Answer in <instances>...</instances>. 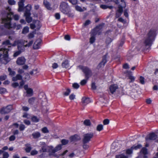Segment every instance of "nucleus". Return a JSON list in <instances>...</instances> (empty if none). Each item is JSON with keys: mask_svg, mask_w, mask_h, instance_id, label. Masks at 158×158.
<instances>
[{"mask_svg": "<svg viewBox=\"0 0 158 158\" xmlns=\"http://www.w3.org/2000/svg\"><path fill=\"white\" fill-rule=\"evenodd\" d=\"M127 77L130 80V81L129 82L130 83L133 82L135 80V77L132 75V73L130 71H128L127 72Z\"/></svg>", "mask_w": 158, "mask_h": 158, "instance_id": "nucleus-18", "label": "nucleus"}, {"mask_svg": "<svg viewBox=\"0 0 158 158\" xmlns=\"http://www.w3.org/2000/svg\"><path fill=\"white\" fill-rule=\"evenodd\" d=\"M81 69L83 72L85 73L86 77L87 79L91 76L92 74L91 71L88 68L82 67Z\"/></svg>", "mask_w": 158, "mask_h": 158, "instance_id": "nucleus-8", "label": "nucleus"}, {"mask_svg": "<svg viewBox=\"0 0 158 158\" xmlns=\"http://www.w3.org/2000/svg\"><path fill=\"white\" fill-rule=\"evenodd\" d=\"M35 100V98H30L28 100V102L29 104H32L34 102Z\"/></svg>", "mask_w": 158, "mask_h": 158, "instance_id": "nucleus-44", "label": "nucleus"}, {"mask_svg": "<svg viewBox=\"0 0 158 158\" xmlns=\"http://www.w3.org/2000/svg\"><path fill=\"white\" fill-rule=\"evenodd\" d=\"M12 109V106H8L6 107L2 108L0 111V113L2 114L8 113L10 112Z\"/></svg>", "mask_w": 158, "mask_h": 158, "instance_id": "nucleus-7", "label": "nucleus"}, {"mask_svg": "<svg viewBox=\"0 0 158 158\" xmlns=\"http://www.w3.org/2000/svg\"><path fill=\"white\" fill-rule=\"evenodd\" d=\"M69 98L71 100H73L75 98V95L73 94H72L69 96Z\"/></svg>", "mask_w": 158, "mask_h": 158, "instance_id": "nucleus-53", "label": "nucleus"}, {"mask_svg": "<svg viewBox=\"0 0 158 158\" xmlns=\"http://www.w3.org/2000/svg\"><path fill=\"white\" fill-rule=\"evenodd\" d=\"M29 30V28L28 27L26 26L23 29L22 33L23 34H26L27 33Z\"/></svg>", "mask_w": 158, "mask_h": 158, "instance_id": "nucleus-31", "label": "nucleus"}, {"mask_svg": "<svg viewBox=\"0 0 158 158\" xmlns=\"http://www.w3.org/2000/svg\"><path fill=\"white\" fill-rule=\"evenodd\" d=\"M103 123L104 125H107L109 123V121L108 119H105L104 120Z\"/></svg>", "mask_w": 158, "mask_h": 158, "instance_id": "nucleus-60", "label": "nucleus"}, {"mask_svg": "<svg viewBox=\"0 0 158 158\" xmlns=\"http://www.w3.org/2000/svg\"><path fill=\"white\" fill-rule=\"evenodd\" d=\"M32 121L34 122H37L39 121V119L36 116H33L31 118Z\"/></svg>", "mask_w": 158, "mask_h": 158, "instance_id": "nucleus-41", "label": "nucleus"}, {"mask_svg": "<svg viewBox=\"0 0 158 158\" xmlns=\"http://www.w3.org/2000/svg\"><path fill=\"white\" fill-rule=\"evenodd\" d=\"M22 79V77L20 74H17L15 76L12 78V80L13 81H15L18 80H20Z\"/></svg>", "mask_w": 158, "mask_h": 158, "instance_id": "nucleus-24", "label": "nucleus"}, {"mask_svg": "<svg viewBox=\"0 0 158 158\" xmlns=\"http://www.w3.org/2000/svg\"><path fill=\"white\" fill-rule=\"evenodd\" d=\"M96 129L98 131H101L103 129V126L102 124L98 125L97 126Z\"/></svg>", "mask_w": 158, "mask_h": 158, "instance_id": "nucleus-34", "label": "nucleus"}, {"mask_svg": "<svg viewBox=\"0 0 158 158\" xmlns=\"http://www.w3.org/2000/svg\"><path fill=\"white\" fill-rule=\"evenodd\" d=\"M91 37L90 39V42L91 44L93 43L95 41V36L96 35L95 30H93L91 32Z\"/></svg>", "mask_w": 158, "mask_h": 158, "instance_id": "nucleus-21", "label": "nucleus"}, {"mask_svg": "<svg viewBox=\"0 0 158 158\" xmlns=\"http://www.w3.org/2000/svg\"><path fill=\"white\" fill-rule=\"evenodd\" d=\"M15 136L14 135L10 136L9 138V140L10 141H12L14 140L15 139Z\"/></svg>", "mask_w": 158, "mask_h": 158, "instance_id": "nucleus-49", "label": "nucleus"}, {"mask_svg": "<svg viewBox=\"0 0 158 158\" xmlns=\"http://www.w3.org/2000/svg\"><path fill=\"white\" fill-rule=\"evenodd\" d=\"M133 149H131V147L130 148L127 149L126 151V153L127 155H130L132 153Z\"/></svg>", "mask_w": 158, "mask_h": 158, "instance_id": "nucleus-37", "label": "nucleus"}, {"mask_svg": "<svg viewBox=\"0 0 158 158\" xmlns=\"http://www.w3.org/2000/svg\"><path fill=\"white\" fill-rule=\"evenodd\" d=\"M139 81L141 84H143L144 83V78L142 76H140L139 78Z\"/></svg>", "mask_w": 158, "mask_h": 158, "instance_id": "nucleus-46", "label": "nucleus"}, {"mask_svg": "<svg viewBox=\"0 0 158 158\" xmlns=\"http://www.w3.org/2000/svg\"><path fill=\"white\" fill-rule=\"evenodd\" d=\"M117 3H119L121 2V5L120 6H124L125 7V4L124 2V0H117Z\"/></svg>", "mask_w": 158, "mask_h": 158, "instance_id": "nucleus-35", "label": "nucleus"}, {"mask_svg": "<svg viewBox=\"0 0 158 158\" xmlns=\"http://www.w3.org/2000/svg\"><path fill=\"white\" fill-rule=\"evenodd\" d=\"M31 149V147L29 146H27L25 148V151L27 152H29Z\"/></svg>", "mask_w": 158, "mask_h": 158, "instance_id": "nucleus-57", "label": "nucleus"}, {"mask_svg": "<svg viewBox=\"0 0 158 158\" xmlns=\"http://www.w3.org/2000/svg\"><path fill=\"white\" fill-rule=\"evenodd\" d=\"M106 62V56H104L102 58V60L101 62L98 65L99 68L100 67H103L105 65Z\"/></svg>", "mask_w": 158, "mask_h": 158, "instance_id": "nucleus-22", "label": "nucleus"}, {"mask_svg": "<svg viewBox=\"0 0 158 158\" xmlns=\"http://www.w3.org/2000/svg\"><path fill=\"white\" fill-rule=\"evenodd\" d=\"M21 80V81L19 82V88L20 89L22 88L25 84V82L23 80H22V79Z\"/></svg>", "mask_w": 158, "mask_h": 158, "instance_id": "nucleus-39", "label": "nucleus"}, {"mask_svg": "<svg viewBox=\"0 0 158 158\" xmlns=\"http://www.w3.org/2000/svg\"><path fill=\"white\" fill-rule=\"evenodd\" d=\"M115 157L116 158H128L127 156H124L123 154L117 155Z\"/></svg>", "mask_w": 158, "mask_h": 158, "instance_id": "nucleus-33", "label": "nucleus"}, {"mask_svg": "<svg viewBox=\"0 0 158 158\" xmlns=\"http://www.w3.org/2000/svg\"><path fill=\"white\" fill-rule=\"evenodd\" d=\"M87 80L86 79H84L82 80L81 82V85H85L87 82Z\"/></svg>", "mask_w": 158, "mask_h": 158, "instance_id": "nucleus-59", "label": "nucleus"}, {"mask_svg": "<svg viewBox=\"0 0 158 158\" xmlns=\"http://www.w3.org/2000/svg\"><path fill=\"white\" fill-rule=\"evenodd\" d=\"M8 3L10 5H15L16 3L15 1L14 0H8Z\"/></svg>", "mask_w": 158, "mask_h": 158, "instance_id": "nucleus-47", "label": "nucleus"}, {"mask_svg": "<svg viewBox=\"0 0 158 158\" xmlns=\"http://www.w3.org/2000/svg\"><path fill=\"white\" fill-rule=\"evenodd\" d=\"M100 7L101 8L104 9H105L107 8H112V6H108L106 5H100Z\"/></svg>", "mask_w": 158, "mask_h": 158, "instance_id": "nucleus-40", "label": "nucleus"}, {"mask_svg": "<svg viewBox=\"0 0 158 158\" xmlns=\"http://www.w3.org/2000/svg\"><path fill=\"white\" fill-rule=\"evenodd\" d=\"M28 37L29 39H31L34 37V34L33 33H30L28 35Z\"/></svg>", "mask_w": 158, "mask_h": 158, "instance_id": "nucleus-62", "label": "nucleus"}, {"mask_svg": "<svg viewBox=\"0 0 158 158\" xmlns=\"http://www.w3.org/2000/svg\"><path fill=\"white\" fill-rule=\"evenodd\" d=\"M156 34V31L155 29H151L148 34L147 38L145 41L146 45L150 46L154 40Z\"/></svg>", "mask_w": 158, "mask_h": 158, "instance_id": "nucleus-4", "label": "nucleus"}, {"mask_svg": "<svg viewBox=\"0 0 158 158\" xmlns=\"http://www.w3.org/2000/svg\"><path fill=\"white\" fill-rule=\"evenodd\" d=\"M42 40L40 39H37L33 45V48L34 49L39 48L41 46Z\"/></svg>", "mask_w": 158, "mask_h": 158, "instance_id": "nucleus-16", "label": "nucleus"}, {"mask_svg": "<svg viewBox=\"0 0 158 158\" xmlns=\"http://www.w3.org/2000/svg\"><path fill=\"white\" fill-rule=\"evenodd\" d=\"M157 135L154 133H153L149 134L146 138L147 141L149 140H154L157 138Z\"/></svg>", "mask_w": 158, "mask_h": 158, "instance_id": "nucleus-13", "label": "nucleus"}, {"mask_svg": "<svg viewBox=\"0 0 158 158\" xmlns=\"http://www.w3.org/2000/svg\"><path fill=\"white\" fill-rule=\"evenodd\" d=\"M32 135L34 138L36 139L40 137V134L39 132H36L33 133L32 134Z\"/></svg>", "mask_w": 158, "mask_h": 158, "instance_id": "nucleus-29", "label": "nucleus"}, {"mask_svg": "<svg viewBox=\"0 0 158 158\" xmlns=\"http://www.w3.org/2000/svg\"><path fill=\"white\" fill-rule=\"evenodd\" d=\"M75 8H76V9L77 11H83L82 8L78 6H75Z\"/></svg>", "mask_w": 158, "mask_h": 158, "instance_id": "nucleus-56", "label": "nucleus"}, {"mask_svg": "<svg viewBox=\"0 0 158 158\" xmlns=\"http://www.w3.org/2000/svg\"><path fill=\"white\" fill-rule=\"evenodd\" d=\"M93 135L94 134L92 133L85 134L83 139L84 142L86 143L89 142L90 139L93 137Z\"/></svg>", "mask_w": 158, "mask_h": 158, "instance_id": "nucleus-11", "label": "nucleus"}, {"mask_svg": "<svg viewBox=\"0 0 158 158\" xmlns=\"http://www.w3.org/2000/svg\"><path fill=\"white\" fill-rule=\"evenodd\" d=\"M41 143L44 146L42 147V149L40 150V152H45L47 151V150H48L49 155H53L55 152L60 150L61 148V145H57L55 148L53 149L52 146H47L44 142H43Z\"/></svg>", "mask_w": 158, "mask_h": 158, "instance_id": "nucleus-3", "label": "nucleus"}, {"mask_svg": "<svg viewBox=\"0 0 158 158\" xmlns=\"http://www.w3.org/2000/svg\"><path fill=\"white\" fill-rule=\"evenodd\" d=\"M27 41L22 40H17L14 42L13 44L10 43L9 40H6L3 42V45L7 46L8 48L12 46H15L17 45L18 51L15 52L13 55L14 57H16L25 50V47H29L33 44L32 41H30L28 44H25Z\"/></svg>", "mask_w": 158, "mask_h": 158, "instance_id": "nucleus-1", "label": "nucleus"}, {"mask_svg": "<svg viewBox=\"0 0 158 158\" xmlns=\"http://www.w3.org/2000/svg\"><path fill=\"white\" fill-rule=\"evenodd\" d=\"M55 17L56 19H59L60 18V15L58 13H56L55 15Z\"/></svg>", "mask_w": 158, "mask_h": 158, "instance_id": "nucleus-61", "label": "nucleus"}, {"mask_svg": "<svg viewBox=\"0 0 158 158\" xmlns=\"http://www.w3.org/2000/svg\"><path fill=\"white\" fill-rule=\"evenodd\" d=\"M30 27L32 29L36 28L39 29L41 27V25L39 21L38 20L34 21L32 23L30 24Z\"/></svg>", "mask_w": 158, "mask_h": 158, "instance_id": "nucleus-10", "label": "nucleus"}, {"mask_svg": "<svg viewBox=\"0 0 158 158\" xmlns=\"http://www.w3.org/2000/svg\"><path fill=\"white\" fill-rule=\"evenodd\" d=\"M40 70L38 68H36L33 69L30 72V74L31 75H35L38 76L40 74Z\"/></svg>", "mask_w": 158, "mask_h": 158, "instance_id": "nucleus-23", "label": "nucleus"}, {"mask_svg": "<svg viewBox=\"0 0 158 158\" xmlns=\"http://www.w3.org/2000/svg\"><path fill=\"white\" fill-rule=\"evenodd\" d=\"M124 7V6H120L119 7L117 11L116 14V17L118 18L120 16L123 12V8Z\"/></svg>", "mask_w": 158, "mask_h": 158, "instance_id": "nucleus-20", "label": "nucleus"}, {"mask_svg": "<svg viewBox=\"0 0 158 158\" xmlns=\"http://www.w3.org/2000/svg\"><path fill=\"white\" fill-rule=\"evenodd\" d=\"M24 88L26 91L27 94L28 96H31L33 95V90L31 88H29L27 85H25L24 86Z\"/></svg>", "mask_w": 158, "mask_h": 158, "instance_id": "nucleus-14", "label": "nucleus"}, {"mask_svg": "<svg viewBox=\"0 0 158 158\" xmlns=\"http://www.w3.org/2000/svg\"><path fill=\"white\" fill-rule=\"evenodd\" d=\"M117 143H112L111 145V149H115L116 150H117Z\"/></svg>", "mask_w": 158, "mask_h": 158, "instance_id": "nucleus-36", "label": "nucleus"}, {"mask_svg": "<svg viewBox=\"0 0 158 158\" xmlns=\"http://www.w3.org/2000/svg\"><path fill=\"white\" fill-rule=\"evenodd\" d=\"M142 147V145L140 144H138L137 145H133L131 147V149L134 150H137L139 148H140Z\"/></svg>", "mask_w": 158, "mask_h": 158, "instance_id": "nucleus-32", "label": "nucleus"}, {"mask_svg": "<svg viewBox=\"0 0 158 158\" xmlns=\"http://www.w3.org/2000/svg\"><path fill=\"white\" fill-rule=\"evenodd\" d=\"M12 86L14 88H16L17 87H19V83L17 82H14L12 84Z\"/></svg>", "mask_w": 158, "mask_h": 158, "instance_id": "nucleus-45", "label": "nucleus"}, {"mask_svg": "<svg viewBox=\"0 0 158 158\" xmlns=\"http://www.w3.org/2000/svg\"><path fill=\"white\" fill-rule=\"evenodd\" d=\"M148 153L147 149L145 148H143L142 149L139 156L136 158H147L146 155Z\"/></svg>", "mask_w": 158, "mask_h": 158, "instance_id": "nucleus-12", "label": "nucleus"}, {"mask_svg": "<svg viewBox=\"0 0 158 158\" xmlns=\"http://www.w3.org/2000/svg\"><path fill=\"white\" fill-rule=\"evenodd\" d=\"M42 131L44 133H48V131L46 127H44L42 129Z\"/></svg>", "mask_w": 158, "mask_h": 158, "instance_id": "nucleus-48", "label": "nucleus"}, {"mask_svg": "<svg viewBox=\"0 0 158 158\" xmlns=\"http://www.w3.org/2000/svg\"><path fill=\"white\" fill-rule=\"evenodd\" d=\"M62 67L65 68H69V62L68 61L65 60L63 62L62 64Z\"/></svg>", "mask_w": 158, "mask_h": 158, "instance_id": "nucleus-28", "label": "nucleus"}, {"mask_svg": "<svg viewBox=\"0 0 158 158\" xmlns=\"http://www.w3.org/2000/svg\"><path fill=\"white\" fill-rule=\"evenodd\" d=\"M73 88L77 89L79 87V85L77 83H74L73 84Z\"/></svg>", "mask_w": 158, "mask_h": 158, "instance_id": "nucleus-50", "label": "nucleus"}, {"mask_svg": "<svg viewBox=\"0 0 158 158\" xmlns=\"http://www.w3.org/2000/svg\"><path fill=\"white\" fill-rule=\"evenodd\" d=\"M8 69L10 75L13 76L15 75V72L14 71L12 70L10 68H9Z\"/></svg>", "mask_w": 158, "mask_h": 158, "instance_id": "nucleus-30", "label": "nucleus"}, {"mask_svg": "<svg viewBox=\"0 0 158 158\" xmlns=\"http://www.w3.org/2000/svg\"><path fill=\"white\" fill-rule=\"evenodd\" d=\"M25 128V126L24 125L21 124L19 126V129L20 131H23L24 130Z\"/></svg>", "mask_w": 158, "mask_h": 158, "instance_id": "nucleus-51", "label": "nucleus"}, {"mask_svg": "<svg viewBox=\"0 0 158 158\" xmlns=\"http://www.w3.org/2000/svg\"><path fill=\"white\" fill-rule=\"evenodd\" d=\"M82 103L84 105H86L90 102V99L88 98L84 97L82 99Z\"/></svg>", "mask_w": 158, "mask_h": 158, "instance_id": "nucleus-25", "label": "nucleus"}, {"mask_svg": "<svg viewBox=\"0 0 158 158\" xmlns=\"http://www.w3.org/2000/svg\"><path fill=\"white\" fill-rule=\"evenodd\" d=\"M31 13H24V16L25 17L26 20L28 23H30L32 21V18L31 17Z\"/></svg>", "mask_w": 158, "mask_h": 158, "instance_id": "nucleus-19", "label": "nucleus"}, {"mask_svg": "<svg viewBox=\"0 0 158 158\" xmlns=\"http://www.w3.org/2000/svg\"><path fill=\"white\" fill-rule=\"evenodd\" d=\"M26 60L24 56L18 57L16 61V64L19 65H24L26 62Z\"/></svg>", "mask_w": 158, "mask_h": 158, "instance_id": "nucleus-9", "label": "nucleus"}, {"mask_svg": "<svg viewBox=\"0 0 158 158\" xmlns=\"http://www.w3.org/2000/svg\"><path fill=\"white\" fill-rule=\"evenodd\" d=\"M31 9V6L30 4H28L25 8V11L24 13H31L30 10Z\"/></svg>", "mask_w": 158, "mask_h": 158, "instance_id": "nucleus-27", "label": "nucleus"}, {"mask_svg": "<svg viewBox=\"0 0 158 158\" xmlns=\"http://www.w3.org/2000/svg\"><path fill=\"white\" fill-rule=\"evenodd\" d=\"M38 153V152L37 151L35 150H33L31 151V154L32 155H35L36 154Z\"/></svg>", "mask_w": 158, "mask_h": 158, "instance_id": "nucleus-64", "label": "nucleus"}, {"mask_svg": "<svg viewBox=\"0 0 158 158\" xmlns=\"http://www.w3.org/2000/svg\"><path fill=\"white\" fill-rule=\"evenodd\" d=\"M7 12L6 14L4 15L6 17H3L2 19V23L4 24L5 27L10 28L11 27L10 22L11 20V16L13 15L14 19L15 20H18L19 19V16L17 15H13V13L11 11V8L8 7L6 9Z\"/></svg>", "mask_w": 158, "mask_h": 158, "instance_id": "nucleus-2", "label": "nucleus"}, {"mask_svg": "<svg viewBox=\"0 0 158 158\" xmlns=\"http://www.w3.org/2000/svg\"><path fill=\"white\" fill-rule=\"evenodd\" d=\"M23 116L24 118H30V116L26 113H24Z\"/></svg>", "mask_w": 158, "mask_h": 158, "instance_id": "nucleus-63", "label": "nucleus"}, {"mask_svg": "<svg viewBox=\"0 0 158 158\" xmlns=\"http://www.w3.org/2000/svg\"><path fill=\"white\" fill-rule=\"evenodd\" d=\"M70 93V90L69 89H67L66 91L64 93V94L65 96L68 95Z\"/></svg>", "mask_w": 158, "mask_h": 158, "instance_id": "nucleus-52", "label": "nucleus"}, {"mask_svg": "<svg viewBox=\"0 0 158 158\" xmlns=\"http://www.w3.org/2000/svg\"><path fill=\"white\" fill-rule=\"evenodd\" d=\"M19 1L18 3L19 8L18 11L21 12L23 11V9L24 0H19Z\"/></svg>", "mask_w": 158, "mask_h": 158, "instance_id": "nucleus-17", "label": "nucleus"}, {"mask_svg": "<svg viewBox=\"0 0 158 158\" xmlns=\"http://www.w3.org/2000/svg\"><path fill=\"white\" fill-rule=\"evenodd\" d=\"M109 91L111 94H113L118 89V86L116 84H113L109 87Z\"/></svg>", "mask_w": 158, "mask_h": 158, "instance_id": "nucleus-15", "label": "nucleus"}, {"mask_svg": "<svg viewBox=\"0 0 158 158\" xmlns=\"http://www.w3.org/2000/svg\"><path fill=\"white\" fill-rule=\"evenodd\" d=\"M2 45L3 46H5V47H2L0 49V57L2 56L3 60L6 61V64L10 60L8 55V52L9 49L7 48V46L3 44Z\"/></svg>", "mask_w": 158, "mask_h": 158, "instance_id": "nucleus-5", "label": "nucleus"}, {"mask_svg": "<svg viewBox=\"0 0 158 158\" xmlns=\"http://www.w3.org/2000/svg\"><path fill=\"white\" fill-rule=\"evenodd\" d=\"M84 124L86 126H89L91 124L90 121L89 120H86L84 121Z\"/></svg>", "mask_w": 158, "mask_h": 158, "instance_id": "nucleus-38", "label": "nucleus"}, {"mask_svg": "<svg viewBox=\"0 0 158 158\" xmlns=\"http://www.w3.org/2000/svg\"><path fill=\"white\" fill-rule=\"evenodd\" d=\"M60 10L64 14H67L69 17H72L73 15L69 13L70 10L68 4L64 2H62L60 6Z\"/></svg>", "mask_w": 158, "mask_h": 158, "instance_id": "nucleus-6", "label": "nucleus"}, {"mask_svg": "<svg viewBox=\"0 0 158 158\" xmlns=\"http://www.w3.org/2000/svg\"><path fill=\"white\" fill-rule=\"evenodd\" d=\"M7 77V76L6 75H3L0 77V80L1 81H3L5 80Z\"/></svg>", "mask_w": 158, "mask_h": 158, "instance_id": "nucleus-54", "label": "nucleus"}, {"mask_svg": "<svg viewBox=\"0 0 158 158\" xmlns=\"http://www.w3.org/2000/svg\"><path fill=\"white\" fill-rule=\"evenodd\" d=\"M118 21L123 23H126V21L122 18H119L118 19Z\"/></svg>", "mask_w": 158, "mask_h": 158, "instance_id": "nucleus-58", "label": "nucleus"}, {"mask_svg": "<svg viewBox=\"0 0 158 158\" xmlns=\"http://www.w3.org/2000/svg\"><path fill=\"white\" fill-rule=\"evenodd\" d=\"M44 4L46 8L48 9L51 10V8L50 6V3L46 0H44Z\"/></svg>", "mask_w": 158, "mask_h": 158, "instance_id": "nucleus-26", "label": "nucleus"}, {"mask_svg": "<svg viewBox=\"0 0 158 158\" xmlns=\"http://www.w3.org/2000/svg\"><path fill=\"white\" fill-rule=\"evenodd\" d=\"M6 89L0 87V94H3L6 92Z\"/></svg>", "mask_w": 158, "mask_h": 158, "instance_id": "nucleus-42", "label": "nucleus"}, {"mask_svg": "<svg viewBox=\"0 0 158 158\" xmlns=\"http://www.w3.org/2000/svg\"><path fill=\"white\" fill-rule=\"evenodd\" d=\"M9 155L7 152H4L3 154V158H8Z\"/></svg>", "mask_w": 158, "mask_h": 158, "instance_id": "nucleus-43", "label": "nucleus"}, {"mask_svg": "<svg viewBox=\"0 0 158 158\" xmlns=\"http://www.w3.org/2000/svg\"><path fill=\"white\" fill-rule=\"evenodd\" d=\"M61 143L63 145H65L68 143V140L66 139H63L61 140Z\"/></svg>", "mask_w": 158, "mask_h": 158, "instance_id": "nucleus-55", "label": "nucleus"}]
</instances>
